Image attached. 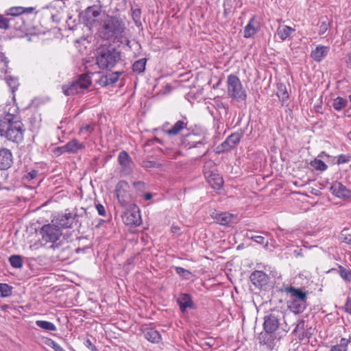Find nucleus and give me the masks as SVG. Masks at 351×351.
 Segmentation results:
<instances>
[{"label":"nucleus","mask_w":351,"mask_h":351,"mask_svg":"<svg viewBox=\"0 0 351 351\" xmlns=\"http://www.w3.org/2000/svg\"><path fill=\"white\" fill-rule=\"evenodd\" d=\"M34 8L15 6L5 11V16H10V29L14 32L15 36L24 37L35 34V27L32 23V14Z\"/></svg>","instance_id":"f257e3e1"},{"label":"nucleus","mask_w":351,"mask_h":351,"mask_svg":"<svg viewBox=\"0 0 351 351\" xmlns=\"http://www.w3.org/2000/svg\"><path fill=\"white\" fill-rule=\"evenodd\" d=\"M125 29V25L120 18L107 15L99 21L97 35L102 40H115L122 37Z\"/></svg>","instance_id":"f03ea898"},{"label":"nucleus","mask_w":351,"mask_h":351,"mask_svg":"<svg viewBox=\"0 0 351 351\" xmlns=\"http://www.w3.org/2000/svg\"><path fill=\"white\" fill-rule=\"evenodd\" d=\"M14 119V116L10 113L0 119V136L19 143L23 139L25 130L24 124L21 121Z\"/></svg>","instance_id":"7ed1b4c3"},{"label":"nucleus","mask_w":351,"mask_h":351,"mask_svg":"<svg viewBox=\"0 0 351 351\" xmlns=\"http://www.w3.org/2000/svg\"><path fill=\"white\" fill-rule=\"evenodd\" d=\"M121 60V53L111 45H104L96 50V63L101 69L111 70Z\"/></svg>","instance_id":"20e7f679"},{"label":"nucleus","mask_w":351,"mask_h":351,"mask_svg":"<svg viewBox=\"0 0 351 351\" xmlns=\"http://www.w3.org/2000/svg\"><path fill=\"white\" fill-rule=\"evenodd\" d=\"M285 292L290 294L288 308L295 314L302 313L306 308L308 292L292 286L287 287Z\"/></svg>","instance_id":"39448f33"},{"label":"nucleus","mask_w":351,"mask_h":351,"mask_svg":"<svg viewBox=\"0 0 351 351\" xmlns=\"http://www.w3.org/2000/svg\"><path fill=\"white\" fill-rule=\"evenodd\" d=\"M92 84L91 77L88 73H82L77 76L76 79L62 86V93L66 96H73L83 93V90L88 89Z\"/></svg>","instance_id":"423d86ee"},{"label":"nucleus","mask_w":351,"mask_h":351,"mask_svg":"<svg viewBox=\"0 0 351 351\" xmlns=\"http://www.w3.org/2000/svg\"><path fill=\"white\" fill-rule=\"evenodd\" d=\"M227 95L237 102L246 100V90L239 77L234 74H230L227 77Z\"/></svg>","instance_id":"0eeeda50"},{"label":"nucleus","mask_w":351,"mask_h":351,"mask_svg":"<svg viewBox=\"0 0 351 351\" xmlns=\"http://www.w3.org/2000/svg\"><path fill=\"white\" fill-rule=\"evenodd\" d=\"M40 234L42 236V240L45 243H52L51 247L53 249H60L62 245L60 241L62 235V230L55 224H45L40 230Z\"/></svg>","instance_id":"6e6552de"},{"label":"nucleus","mask_w":351,"mask_h":351,"mask_svg":"<svg viewBox=\"0 0 351 351\" xmlns=\"http://www.w3.org/2000/svg\"><path fill=\"white\" fill-rule=\"evenodd\" d=\"M208 143L206 135L197 133H189L185 135L182 141V145L186 149L197 148L203 151L204 153L200 157L206 156L209 152V148L206 147Z\"/></svg>","instance_id":"1a4fd4ad"},{"label":"nucleus","mask_w":351,"mask_h":351,"mask_svg":"<svg viewBox=\"0 0 351 351\" xmlns=\"http://www.w3.org/2000/svg\"><path fill=\"white\" fill-rule=\"evenodd\" d=\"M203 172L212 188L219 190L222 187L223 180L222 177L216 172L215 164L213 160H209L205 162Z\"/></svg>","instance_id":"9d476101"},{"label":"nucleus","mask_w":351,"mask_h":351,"mask_svg":"<svg viewBox=\"0 0 351 351\" xmlns=\"http://www.w3.org/2000/svg\"><path fill=\"white\" fill-rule=\"evenodd\" d=\"M101 13V7L97 5L88 6L85 10L80 14V16L82 20L83 23L90 29L94 25L99 21L95 19Z\"/></svg>","instance_id":"9b49d317"},{"label":"nucleus","mask_w":351,"mask_h":351,"mask_svg":"<svg viewBox=\"0 0 351 351\" xmlns=\"http://www.w3.org/2000/svg\"><path fill=\"white\" fill-rule=\"evenodd\" d=\"M243 134L244 131L240 130L228 136L222 143L217 146V153L220 154L230 151L239 144Z\"/></svg>","instance_id":"f8f14e48"},{"label":"nucleus","mask_w":351,"mask_h":351,"mask_svg":"<svg viewBox=\"0 0 351 351\" xmlns=\"http://www.w3.org/2000/svg\"><path fill=\"white\" fill-rule=\"evenodd\" d=\"M124 223L130 227H137L142 223L139 208L133 205L131 209L127 210L122 216Z\"/></svg>","instance_id":"ddd939ff"},{"label":"nucleus","mask_w":351,"mask_h":351,"mask_svg":"<svg viewBox=\"0 0 351 351\" xmlns=\"http://www.w3.org/2000/svg\"><path fill=\"white\" fill-rule=\"evenodd\" d=\"M84 144L80 143L78 140L74 138L68 142L66 145L56 147L53 149V153L56 156H60L64 153L75 154L80 149L84 148Z\"/></svg>","instance_id":"4468645a"},{"label":"nucleus","mask_w":351,"mask_h":351,"mask_svg":"<svg viewBox=\"0 0 351 351\" xmlns=\"http://www.w3.org/2000/svg\"><path fill=\"white\" fill-rule=\"evenodd\" d=\"M280 313H271L264 317L263 330L269 332L274 333L280 326Z\"/></svg>","instance_id":"2eb2a0df"},{"label":"nucleus","mask_w":351,"mask_h":351,"mask_svg":"<svg viewBox=\"0 0 351 351\" xmlns=\"http://www.w3.org/2000/svg\"><path fill=\"white\" fill-rule=\"evenodd\" d=\"M118 162L121 166V171L124 175L128 176L132 172L134 162L126 151L123 150L119 152Z\"/></svg>","instance_id":"dca6fc26"},{"label":"nucleus","mask_w":351,"mask_h":351,"mask_svg":"<svg viewBox=\"0 0 351 351\" xmlns=\"http://www.w3.org/2000/svg\"><path fill=\"white\" fill-rule=\"evenodd\" d=\"M252 283L258 289L266 287L269 282V277L263 271H254L250 276Z\"/></svg>","instance_id":"f3484780"},{"label":"nucleus","mask_w":351,"mask_h":351,"mask_svg":"<svg viewBox=\"0 0 351 351\" xmlns=\"http://www.w3.org/2000/svg\"><path fill=\"white\" fill-rule=\"evenodd\" d=\"M129 189V184L125 180H120L116 185L115 193L118 201L121 204L127 202V198L130 196Z\"/></svg>","instance_id":"a211bd4d"},{"label":"nucleus","mask_w":351,"mask_h":351,"mask_svg":"<svg viewBox=\"0 0 351 351\" xmlns=\"http://www.w3.org/2000/svg\"><path fill=\"white\" fill-rule=\"evenodd\" d=\"M330 191L336 197L343 199L351 198V190L347 189L342 183L335 182L330 187Z\"/></svg>","instance_id":"6ab92c4d"},{"label":"nucleus","mask_w":351,"mask_h":351,"mask_svg":"<svg viewBox=\"0 0 351 351\" xmlns=\"http://www.w3.org/2000/svg\"><path fill=\"white\" fill-rule=\"evenodd\" d=\"M52 222H55L58 228H71L75 223L71 213L58 214Z\"/></svg>","instance_id":"aec40b11"},{"label":"nucleus","mask_w":351,"mask_h":351,"mask_svg":"<svg viewBox=\"0 0 351 351\" xmlns=\"http://www.w3.org/2000/svg\"><path fill=\"white\" fill-rule=\"evenodd\" d=\"M212 217L222 226H230L235 223L236 216L228 213H214Z\"/></svg>","instance_id":"412c9836"},{"label":"nucleus","mask_w":351,"mask_h":351,"mask_svg":"<svg viewBox=\"0 0 351 351\" xmlns=\"http://www.w3.org/2000/svg\"><path fill=\"white\" fill-rule=\"evenodd\" d=\"M13 163L12 154L7 148L0 149V169H8Z\"/></svg>","instance_id":"4be33fe9"},{"label":"nucleus","mask_w":351,"mask_h":351,"mask_svg":"<svg viewBox=\"0 0 351 351\" xmlns=\"http://www.w3.org/2000/svg\"><path fill=\"white\" fill-rule=\"evenodd\" d=\"M186 118L184 117L183 119L176 122L175 124L169 130H165V125H168V123H166L162 125V130L164 132L169 136L178 135L184 128H186L188 122L186 121Z\"/></svg>","instance_id":"5701e85b"},{"label":"nucleus","mask_w":351,"mask_h":351,"mask_svg":"<svg viewBox=\"0 0 351 351\" xmlns=\"http://www.w3.org/2000/svg\"><path fill=\"white\" fill-rule=\"evenodd\" d=\"M122 74L123 71L112 72L108 75L101 76L97 82L104 87L109 85H113L118 81L119 77Z\"/></svg>","instance_id":"b1692460"},{"label":"nucleus","mask_w":351,"mask_h":351,"mask_svg":"<svg viewBox=\"0 0 351 351\" xmlns=\"http://www.w3.org/2000/svg\"><path fill=\"white\" fill-rule=\"evenodd\" d=\"M178 304H179L180 311L184 313L187 308H195L194 303L192 300L191 296L189 293H181L177 299Z\"/></svg>","instance_id":"393cba45"},{"label":"nucleus","mask_w":351,"mask_h":351,"mask_svg":"<svg viewBox=\"0 0 351 351\" xmlns=\"http://www.w3.org/2000/svg\"><path fill=\"white\" fill-rule=\"evenodd\" d=\"M145 338L153 343H158L161 340L159 332L153 328H147L144 331Z\"/></svg>","instance_id":"a878e982"},{"label":"nucleus","mask_w":351,"mask_h":351,"mask_svg":"<svg viewBox=\"0 0 351 351\" xmlns=\"http://www.w3.org/2000/svg\"><path fill=\"white\" fill-rule=\"evenodd\" d=\"M329 51V48L325 46H318L311 52V57L314 60L320 62L326 56Z\"/></svg>","instance_id":"bb28decb"},{"label":"nucleus","mask_w":351,"mask_h":351,"mask_svg":"<svg viewBox=\"0 0 351 351\" xmlns=\"http://www.w3.org/2000/svg\"><path fill=\"white\" fill-rule=\"evenodd\" d=\"M258 339L261 344L267 345L271 346L276 339L275 334L265 331L258 335Z\"/></svg>","instance_id":"cd10ccee"},{"label":"nucleus","mask_w":351,"mask_h":351,"mask_svg":"<svg viewBox=\"0 0 351 351\" xmlns=\"http://www.w3.org/2000/svg\"><path fill=\"white\" fill-rule=\"evenodd\" d=\"M295 31L294 29L291 28L289 26L284 25L282 27H279L277 30V34L279 38L282 40H285L287 39L292 32Z\"/></svg>","instance_id":"c85d7f7f"},{"label":"nucleus","mask_w":351,"mask_h":351,"mask_svg":"<svg viewBox=\"0 0 351 351\" xmlns=\"http://www.w3.org/2000/svg\"><path fill=\"white\" fill-rule=\"evenodd\" d=\"M147 59L142 58L134 62L132 64V71L134 73H143L145 72V66H146Z\"/></svg>","instance_id":"c756f323"},{"label":"nucleus","mask_w":351,"mask_h":351,"mask_svg":"<svg viewBox=\"0 0 351 351\" xmlns=\"http://www.w3.org/2000/svg\"><path fill=\"white\" fill-rule=\"evenodd\" d=\"M71 214H72V217H73L75 223L76 225L77 223H79V226H80L81 222L79 221V218L86 216L88 213H87L86 210L85 208H84L83 207H82L80 208H74V210H73V213Z\"/></svg>","instance_id":"7c9ffc66"},{"label":"nucleus","mask_w":351,"mask_h":351,"mask_svg":"<svg viewBox=\"0 0 351 351\" xmlns=\"http://www.w3.org/2000/svg\"><path fill=\"white\" fill-rule=\"evenodd\" d=\"M254 18H252L247 25L244 28V38H249L252 36L255 35L257 32V29L252 25L254 22Z\"/></svg>","instance_id":"2f4dec72"},{"label":"nucleus","mask_w":351,"mask_h":351,"mask_svg":"<svg viewBox=\"0 0 351 351\" xmlns=\"http://www.w3.org/2000/svg\"><path fill=\"white\" fill-rule=\"evenodd\" d=\"M36 325L47 331H55L56 330V326L50 322L44 321V320H37L35 322Z\"/></svg>","instance_id":"473e14b6"},{"label":"nucleus","mask_w":351,"mask_h":351,"mask_svg":"<svg viewBox=\"0 0 351 351\" xmlns=\"http://www.w3.org/2000/svg\"><path fill=\"white\" fill-rule=\"evenodd\" d=\"M9 261L11 266L14 268L20 269L23 265V261L21 256L13 254L10 256Z\"/></svg>","instance_id":"72a5a7b5"},{"label":"nucleus","mask_w":351,"mask_h":351,"mask_svg":"<svg viewBox=\"0 0 351 351\" xmlns=\"http://www.w3.org/2000/svg\"><path fill=\"white\" fill-rule=\"evenodd\" d=\"M12 287L6 283H0V294L1 298L10 296L12 293Z\"/></svg>","instance_id":"f704fd0d"},{"label":"nucleus","mask_w":351,"mask_h":351,"mask_svg":"<svg viewBox=\"0 0 351 351\" xmlns=\"http://www.w3.org/2000/svg\"><path fill=\"white\" fill-rule=\"evenodd\" d=\"M277 95L282 102H285L289 98V94L287 91V88L282 84H280L278 86Z\"/></svg>","instance_id":"c9c22d12"},{"label":"nucleus","mask_w":351,"mask_h":351,"mask_svg":"<svg viewBox=\"0 0 351 351\" xmlns=\"http://www.w3.org/2000/svg\"><path fill=\"white\" fill-rule=\"evenodd\" d=\"M10 16L0 14V29L8 30L10 29Z\"/></svg>","instance_id":"e433bc0d"},{"label":"nucleus","mask_w":351,"mask_h":351,"mask_svg":"<svg viewBox=\"0 0 351 351\" xmlns=\"http://www.w3.org/2000/svg\"><path fill=\"white\" fill-rule=\"evenodd\" d=\"M73 254V250L71 247L67 245L65 247H63L58 254V256L63 260H66L70 258L71 256Z\"/></svg>","instance_id":"4c0bfd02"},{"label":"nucleus","mask_w":351,"mask_h":351,"mask_svg":"<svg viewBox=\"0 0 351 351\" xmlns=\"http://www.w3.org/2000/svg\"><path fill=\"white\" fill-rule=\"evenodd\" d=\"M339 274L346 281H351V269H348L341 265H338Z\"/></svg>","instance_id":"58836bf2"},{"label":"nucleus","mask_w":351,"mask_h":351,"mask_svg":"<svg viewBox=\"0 0 351 351\" xmlns=\"http://www.w3.org/2000/svg\"><path fill=\"white\" fill-rule=\"evenodd\" d=\"M311 165L316 170L324 171L327 169V165L322 160L315 159L311 162Z\"/></svg>","instance_id":"ea45409f"},{"label":"nucleus","mask_w":351,"mask_h":351,"mask_svg":"<svg viewBox=\"0 0 351 351\" xmlns=\"http://www.w3.org/2000/svg\"><path fill=\"white\" fill-rule=\"evenodd\" d=\"M132 19L136 27H140L142 26V22L141 20V10L140 8H136L132 10Z\"/></svg>","instance_id":"a19ab883"},{"label":"nucleus","mask_w":351,"mask_h":351,"mask_svg":"<svg viewBox=\"0 0 351 351\" xmlns=\"http://www.w3.org/2000/svg\"><path fill=\"white\" fill-rule=\"evenodd\" d=\"M347 104V100L341 97H337L333 102V108L337 110H341L342 108H343Z\"/></svg>","instance_id":"79ce46f5"},{"label":"nucleus","mask_w":351,"mask_h":351,"mask_svg":"<svg viewBox=\"0 0 351 351\" xmlns=\"http://www.w3.org/2000/svg\"><path fill=\"white\" fill-rule=\"evenodd\" d=\"M175 270L176 273L184 279H189L191 276V272L181 267H176Z\"/></svg>","instance_id":"37998d69"},{"label":"nucleus","mask_w":351,"mask_h":351,"mask_svg":"<svg viewBox=\"0 0 351 351\" xmlns=\"http://www.w3.org/2000/svg\"><path fill=\"white\" fill-rule=\"evenodd\" d=\"M7 84L11 88V90L13 93L17 90L19 82L16 78L13 77H8L7 78Z\"/></svg>","instance_id":"c03bdc74"},{"label":"nucleus","mask_w":351,"mask_h":351,"mask_svg":"<svg viewBox=\"0 0 351 351\" xmlns=\"http://www.w3.org/2000/svg\"><path fill=\"white\" fill-rule=\"evenodd\" d=\"M330 25V21L327 18L322 21L319 26V34L323 35L328 29Z\"/></svg>","instance_id":"a18cd8bd"},{"label":"nucleus","mask_w":351,"mask_h":351,"mask_svg":"<svg viewBox=\"0 0 351 351\" xmlns=\"http://www.w3.org/2000/svg\"><path fill=\"white\" fill-rule=\"evenodd\" d=\"M134 187L135 188L137 193L140 195L144 193L145 190V183L142 181H136L133 183Z\"/></svg>","instance_id":"49530a36"},{"label":"nucleus","mask_w":351,"mask_h":351,"mask_svg":"<svg viewBox=\"0 0 351 351\" xmlns=\"http://www.w3.org/2000/svg\"><path fill=\"white\" fill-rule=\"evenodd\" d=\"M47 345L52 348L55 351H65L58 343L51 339L49 340Z\"/></svg>","instance_id":"de8ad7c7"},{"label":"nucleus","mask_w":351,"mask_h":351,"mask_svg":"<svg viewBox=\"0 0 351 351\" xmlns=\"http://www.w3.org/2000/svg\"><path fill=\"white\" fill-rule=\"evenodd\" d=\"M345 312L351 315V298L348 297L345 305L341 307Z\"/></svg>","instance_id":"09e8293b"},{"label":"nucleus","mask_w":351,"mask_h":351,"mask_svg":"<svg viewBox=\"0 0 351 351\" xmlns=\"http://www.w3.org/2000/svg\"><path fill=\"white\" fill-rule=\"evenodd\" d=\"M231 1L230 0H226L223 3V8H224V12L223 14L225 16H227L228 13L231 11Z\"/></svg>","instance_id":"8fccbe9b"},{"label":"nucleus","mask_w":351,"mask_h":351,"mask_svg":"<svg viewBox=\"0 0 351 351\" xmlns=\"http://www.w3.org/2000/svg\"><path fill=\"white\" fill-rule=\"evenodd\" d=\"M344 232L345 230H343L341 232V241L342 242L351 245V234H345Z\"/></svg>","instance_id":"3c124183"},{"label":"nucleus","mask_w":351,"mask_h":351,"mask_svg":"<svg viewBox=\"0 0 351 351\" xmlns=\"http://www.w3.org/2000/svg\"><path fill=\"white\" fill-rule=\"evenodd\" d=\"M158 149H159V150L162 153H163L165 155L169 157V158H172V157L173 156V155L171 154L173 153V152H172V149L171 148H168V147H165V148L159 147Z\"/></svg>","instance_id":"603ef678"},{"label":"nucleus","mask_w":351,"mask_h":351,"mask_svg":"<svg viewBox=\"0 0 351 351\" xmlns=\"http://www.w3.org/2000/svg\"><path fill=\"white\" fill-rule=\"evenodd\" d=\"M156 142L159 143L160 144H162V141L160 139H159L157 137H154V138L152 139H147L145 143V145L152 146L154 145Z\"/></svg>","instance_id":"864d4df0"},{"label":"nucleus","mask_w":351,"mask_h":351,"mask_svg":"<svg viewBox=\"0 0 351 351\" xmlns=\"http://www.w3.org/2000/svg\"><path fill=\"white\" fill-rule=\"evenodd\" d=\"M84 345L91 351H98L96 346L92 343V341L89 339L85 340Z\"/></svg>","instance_id":"5fc2aeb1"},{"label":"nucleus","mask_w":351,"mask_h":351,"mask_svg":"<svg viewBox=\"0 0 351 351\" xmlns=\"http://www.w3.org/2000/svg\"><path fill=\"white\" fill-rule=\"evenodd\" d=\"M350 160V156L346 155H339L337 159V164H343L348 162Z\"/></svg>","instance_id":"6e6d98bb"},{"label":"nucleus","mask_w":351,"mask_h":351,"mask_svg":"<svg viewBox=\"0 0 351 351\" xmlns=\"http://www.w3.org/2000/svg\"><path fill=\"white\" fill-rule=\"evenodd\" d=\"M95 125L88 124L81 128V132H86L87 133H91L94 130Z\"/></svg>","instance_id":"4d7b16f0"},{"label":"nucleus","mask_w":351,"mask_h":351,"mask_svg":"<svg viewBox=\"0 0 351 351\" xmlns=\"http://www.w3.org/2000/svg\"><path fill=\"white\" fill-rule=\"evenodd\" d=\"M95 208L99 215L104 216L106 215V209L102 204H97L95 205Z\"/></svg>","instance_id":"13d9d810"},{"label":"nucleus","mask_w":351,"mask_h":351,"mask_svg":"<svg viewBox=\"0 0 351 351\" xmlns=\"http://www.w3.org/2000/svg\"><path fill=\"white\" fill-rule=\"evenodd\" d=\"M250 239L254 242L258 244H264L265 243V238L262 236H252Z\"/></svg>","instance_id":"bf43d9fd"},{"label":"nucleus","mask_w":351,"mask_h":351,"mask_svg":"<svg viewBox=\"0 0 351 351\" xmlns=\"http://www.w3.org/2000/svg\"><path fill=\"white\" fill-rule=\"evenodd\" d=\"M330 351H347V348H344L342 346L337 344L332 346L330 348Z\"/></svg>","instance_id":"052dcab7"},{"label":"nucleus","mask_w":351,"mask_h":351,"mask_svg":"<svg viewBox=\"0 0 351 351\" xmlns=\"http://www.w3.org/2000/svg\"><path fill=\"white\" fill-rule=\"evenodd\" d=\"M37 175H38V171L36 170H32L27 173L26 177L28 180H33L37 176Z\"/></svg>","instance_id":"680f3d73"},{"label":"nucleus","mask_w":351,"mask_h":351,"mask_svg":"<svg viewBox=\"0 0 351 351\" xmlns=\"http://www.w3.org/2000/svg\"><path fill=\"white\" fill-rule=\"evenodd\" d=\"M349 343H350V339H348L346 338H342L341 339L340 343L339 345L342 346L344 348L348 349V346Z\"/></svg>","instance_id":"e2e57ef3"},{"label":"nucleus","mask_w":351,"mask_h":351,"mask_svg":"<svg viewBox=\"0 0 351 351\" xmlns=\"http://www.w3.org/2000/svg\"><path fill=\"white\" fill-rule=\"evenodd\" d=\"M89 247L87 246L83 247H77L75 250V252L78 254L80 252H84L86 250H87Z\"/></svg>","instance_id":"0e129e2a"},{"label":"nucleus","mask_w":351,"mask_h":351,"mask_svg":"<svg viewBox=\"0 0 351 351\" xmlns=\"http://www.w3.org/2000/svg\"><path fill=\"white\" fill-rule=\"evenodd\" d=\"M145 200H149L152 198L153 195L151 193H145L142 194Z\"/></svg>","instance_id":"69168bd1"},{"label":"nucleus","mask_w":351,"mask_h":351,"mask_svg":"<svg viewBox=\"0 0 351 351\" xmlns=\"http://www.w3.org/2000/svg\"><path fill=\"white\" fill-rule=\"evenodd\" d=\"M295 256H303V254L302 252V250H294L293 252Z\"/></svg>","instance_id":"338daca9"},{"label":"nucleus","mask_w":351,"mask_h":351,"mask_svg":"<svg viewBox=\"0 0 351 351\" xmlns=\"http://www.w3.org/2000/svg\"><path fill=\"white\" fill-rule=\"evenodd\" d=\"M346 62H347L348 66L351 69V56H350L348 58V60H347Z\"/></svg>","instance_id":"774afa93"}]
</instances>
